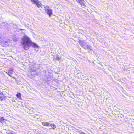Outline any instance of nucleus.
Listing matches in <instances>:
<instances>
[{
	"mask_svg": "<svg viewBox=\"0 0 134 134\" xmlns=\"http://www.w3.org/2000/svg\"><path fill=\"white\" fill-rule=\"evenodd\" d=\"M10 100L12 101H13V102H15V99H14V98H12L11 99H10Z\"/></svg>",
	"mask_w": 134,
	"mask_h": 134,
	"instance_id": "15",
	"label": "nucleus"
},
{
	"mask_svg": "<svg viewBox=\"0 0 134 134\" xmlns=\"http://www.w3.org/2000/svg\"><path fill=\"white\" fill-rule=\"evenodd\" d=\"M81 134H85L83 132H82V133H81Z\"/></svg>",
	"mask_w": 134,
	"mask_h": 134,
	"instance_id": "17",
	"label": "nucleus"
},
{
	"mask_svg": "<svg viewBox=\"0 0 134 134\" xmlns=\"http://www.w3.org/2000/svg\"><path fill=\"white\" fill-rule=\"evenodd\" d=\"M78 42L80 45L82 47H83L84 46V42L83 41L79 40Z\"/></svg>",
	"mask_w": 134,
	"mask_h": 134,
	"instance_id": "7",
	"label": "nucleus"
},
{
	"mask_svg": "<svg viewBox=\"0 0 134 134\" xmlns=\"http://www.w3.org/2000/svg\"><path fill=\"white\" fill-rule=\"evenodd\" d=\"M45 11L49 16L50 17L52 13V10L51 9H47Z\"/></svg>",
	"mask_w": 134,
	"mask_h": 134,
	"instance_id": "3",
	"label": "nucleus"
},
{
	"mask_svg": "<svg viewBox=\"0 0 134 134\" xmlns=\"http://www.w3.org/2000/svg\"><path fill=\"white\" fill-rule=\"evenodd\" d=\"M5 43H6L7 42H6V41H5Z\"/></svg>",
	"mask_w": 134,
	"mask_h": 134,
	"instance_id": "19",
	"label": "nucleus"
},
{
	"mask_svg": "<svg viewBox=\"0 0 134 134\" xmlns=\"http://www.w3.org/2000/svg\"><path fill=\"white\" fill-rule=\"evenodd\" d=\"M77 2L80 3L82 6H85L84 1L83 0H78Z\"/></svg>",
	"mask_w": 134,
	"mask_h": 134,
	"instance_id": "5",
	"label": "nucleus"
},
{
	"mask_svg": "<svg viewBox=\"0 0 134 134\" xmlns=\"http://www.w3.org/2000/svg\"><path fill=\"white\" fill-rule=\"evenodd\" d=\"M16 96L18 98H21V94L20 93H18L16 94Z\"/></svg>",
	"mask_w": 134,
	"mask_h": 134,
	"instance_id": "14",
	"label": "nucleus"
},
{
	"mask_svg": "<svg viewBox=\"0 0 134 134\" xmlns=\"http://www.w3.org/2000/svg\"><path fill=\"white\" fill-rule=\"evenodd\" d=\"M31 41L26 35H25L22 39L21 43L24 49L25 50H27L31 46Z\"/></svg>",
	"mask_w": 134,
	"mask_h": 134,
	"instance_id": "1",
	"label": "nucleus"
},
{
	"mask_svg": "<svg viewBox=\"0 0 134 134\" xmlns=\"http://www.w3.org/2000/svg\"><path fill=\"white\" fill-rule=\"evenodd\" d=\"M30 1L33 4H36L38 8H39L40 7H41V3L38 0H30Z\"/></svg>",
	"mask_w": 134,
	"mask_h": 134,
	"instance_id": "2",
	"label": "nucleus"
},
{
	"mask_svg": "<svg viewBox=\"0 0 134 134\" xmlns=\"http://www.w3.org/2000/svg\"><path fill=\"white\" fill-rule=\"evenodd\" d=\"M1 37L0 36V39H1Z\"/></svg>",
	"mask_w": 134,
	"mask_h": 134,
	"instance_id": "20",
	"label": "nucleus"
},
{
	"mask_svg": "<svg viewBox=\"0 0 134 134\" xmlns=\"http://www.w3.org/2000/svg\"><path fill=\"white\" fill-rule=\"evenodd\" d=\"M6 120L4 119L3 117H2L0 118V122L1 123H3L5 122Z\"/></svg>",
	"mask_w": 134,
	"mask_h": 134,
	"instance_id": "11",
	"label": "nucleus"
},
{
	"mask_svg": "<svg viewBox=\"0 0 134 134\" xmlns=\"http://www.w3.org/2000/svg\"><path fill=\"white\" fill-rule=\"evenodd\" d=\"M30 44H31V46H32L33 47H34L35 48H37L39 47V46L37 45L35 43L32 42V41H31V43Z\"/></svg>",
	"mask_w": 134,
	"mask_h": 134,
	"instance_id": "6",
	"label": "nucleus"
},
{
	"mask_svg": "<svg viewBox=\"0 0 134 134\" xmlns=\"http://www.w3.org/2000/svg\"><path fill=\"white\" fill-rule=\"evenodd\" d=\"M54 60H57L58 61H59L60 60V58L58 56H54L53 57Z\"/></svg>",
	"mask_w": 134,
	"mask_h": 134,
	"instance_id": "12",
	"label": "nucleus"
},
{
	"mask_svg": "<svg viewBox=\"0 0 134 134\" xmlns=\"http://www.w3.org/2000/svg\"><path fill=\"white\" fill-rule=\"evenodd\" d=\"M42 125L43 126H48L49 125V124H50V123H49L48 122H42Z\"/></svg>",
	"mask_w": 134,
	"mask_h": 134,
	"instance_id": "9",
	"label": "nucleus"
},
{
	"mask_svg": "<svg viewBox=\"0 0 134 134\" xmlns=\"http://www.w3.org/2000/svg\"><path fill=\"white\" fill-rule=\"evenodd\" d=\"M85 49L91 50V47L87 45L86 46V48H85Z\"/></svg>",
	"mask_w": 134,
	"mask_h": 134,
	"instance_id": "13",
	"label": "nucleus"
},
{
	"mask_svg": "<svg viewBox=\"0 0 134 134\" xmlns=\"http://www.w3.org/2000/svg\"><path fill=\"white\" fill-rule=\"evenodd\" d=\"M12 78H15V77L13 76L12 75H11V74H12V72H10V71H7V72H6Z\"/></svg>",
	"mask_w": 134,
	"mask_h": 134,
	"instance_id": "10",
	"label": "nucleus"
},
{
	"mask_svg": "<svg viewBox=\"0 0 134 134\" xmlns=\"http://www.w3.org/2000/svg\"><path fill=\"white\" fill-rule=\"evenodd\" d=\"M6 96L4 95L0 91V100H3L5 99Z\"/></svg>",
	"mask_w": 134,
	"mask_h": 134,
	"instance_id": "4",
	"label": "nucleus"
},
{
	"mask_svg": "<svg viewBox=\"0 0 134 134\" xmlns=\"http://www.w3.org/2000/svg\"><path fill=\"white\" fill-rule=\"evenodd\" d=\"M5 25L7 24V23H5Z\"/></svg>",
	"mask_w": 134,
	"mask_h": 134,
	"instance_id": "18",
	"label": "nucleus"
},
{
	"mask_svg": "<svg viewBox=\"0 0 134 134\" xmlns=\"http://www.w3.org/2000/svg\"><path fill=\"white\" fill-rule=\"evenodd\" d=\"M49 125L51 127V128H52L53 129H55L56 127V126L53 123L51 124L50 123V124H49Z\"/></svg>",
	"mask_w": 134,
	"mask_h": 134,
	"instance_id": "8",
	"label": "nucleus"
},
{
	"mask_svg": "<svg viewBox=\"0 0 134 134\" xmlns=\"http://www.w3.org/2000/svg\"><path fill=\"white\" fill-rule=\"evenodd\" d=\"M9 71L10 72H12L13 71V70L12 69H10Z\"/></svg>",
	"mask_w": 134,
	"mask_h": 134,
	"instance_id": "16",
	"label": "nucleus"
}]
</instances>
